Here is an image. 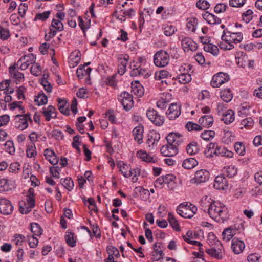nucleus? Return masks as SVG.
<instances>
[{
  "mask_svg": "<svg viewBox=\"0 0 262 262\" xmlns=\"http://www.w3.org/2000/svg\"><path fill=\"white\" fill-rule=\"evenodd\" d=\"M182 135L179 133H170L166 137L167 144L162 146L161 153L166 157L174 156L178 152V146L182 143Z\"/></svg>",
  "mask_w": 262,
  "mask_h": 262,
  "instance_id": "obj_1",
  "label": "nucleus"
},
{
  "mask_svg": "<svg viewBox=\"0 0 262 262\" xmlns=\"http://www.w3.org/2000/svg\"><path fill=\"white\" fill-rule=\"evenodd\" d=\"M208 206V215L216 222L224 223L229 219V215L227 208L220 202H212Z\"/></svg>",
  "mask_w": 262,
  "mask_h": 262,
  "instance_id": "obj_2",
  "label": "nucleus"
},
{
  "mask_svg": "<svg viewBox=\"0 0 262 262\" xmlns=\"http://www.w3.org/2000/svg\"><path fill=\"white\" fill-rule=\"evenodd\" d=\"M197 208L195 206L190 204L182 203L177 208V213L184 218H191L196 213Z\"/></svg>",
  "mask_w": 262,
  "mask_h": 262,
  "instance_id": "obj_3",
  "label": "nucleus"
},
{
  "mask_svg": "<svg viewBox=\"0 0 262 262\" xmlns=\"http://www.w3.org/2000/svg\"><path fill=\"white\" fill-rule=\"evenodd\" d=\"M221 38L224 41L229 42L232 44H237L242 41L243 36L241 32H231L224 30Z\"/></svg>",
  "mask_w": 262,
  "mask_h": 262,
  "instance_id": "obj_4",
  "label": "nucleus"
},
{
  "mask_svg": "<svg viewBox=\"0 0 262 262\" xmlns=\"http://www.w3.org/2000/svg\"><path fill=\"white\" fill-rule=\"evenodd\" d=\"M28 121L32 122L30 114L27 113L24 115H17L14 118V126L23 130L28 126Z\"/></svg>",
  "mask_w": 262,
  "mask_h": 262,
  "instance_id": "obj_5",
  "label": "nucleus"
},
{
  "mask_svg": "<svg viewBox=\"0 0 262 262\" xmlns=\"http://www.w3.org/2000/svg\"><path fill=\"white\" fill-rule=\"evenodd\" d=\"M154 62L156 66L164 67L169 62V55L166 51L160 50L155 54Z\"/></svg>",
  "mask_w": 262,
  "mask_h": 262,
  "instance_id": "obj_6",
  "label": "nucleus"
},
{
  "mask_svg": "<svg viewBox=\"0 0 262 262\" xmlns=\"http://www.w3.org/2000/svg\"><path fill=\"white\" fill-rule=\"evenodd\" d=\"M209 172L205 169H200L195 172L194 177L190 180L191 184L198 185L204 183L209 178Z\"/></svg>",
  "mask_w": 262,
  "mask_h": 262,
  "instance_id": "obj_7",
  "label": "nucleus"
},
{
  "mask_svg": "<svg viewBox=\"0 0 262 262\" xmlns=\"http://www.w3.org/2000/svg\"><path fill=\"white\" fill-rule=\"evenodd\" d=\"M35 56L33 54H29L27 55L23 56L18 61L17 67L21 70L27 69L29 66L33 64L35 61Z\"/></svg>",
  "mask_w": 262,
  "mask_h": 262,
  "instance_id": "obj_8",
  "label": "nucleus"
},
{
  "mask_svg": "<svg viewBox=\"0 0 262 262\" xmlns=\"http://www.w3.org/2000/svg\"><path fill=\"white\" fill-rule=\"evenodd\" d=\"M118 100L126 111L130 110L134 106L133 96L126 92H122L119 96Z\"/></svg>",
  "mask_w": 262,
  "mask_h": 262,
  "instance_id": "obj_9",
  "label": "nucleus"
},
{
  "mask_svg": "<svg viewBox=\"0 0 262 262\" xmlns=\"http://www.w3.org/2000/svg\"><path fill=\"white\" fill-rule=\"evenodd\" d=\"M229 79V76L227 74L220 72L213 76L211 85L213 88H219L223 83L228 81Z\"/></svg>",
  "mask_w": 262,
  "mask_h": 262,
  "instance_id": "obj_10",
  "label": "nucleus"
},
{
  "mask_svg": "<svg viewBox=\"0 0 262 262\" xmlns=\"http://www.w3.org/2000/svg\"><path fill=\"white\" fill-rule=\"evenodd\" d=\"M148 118L156 125L161 126L164 122V117L155 110H148L146 112Z\"/></svg>",
  "mask_w": 262,
  "mask_h": 262,
  "instance_id": "obj_11",
  "label": "nucleus"
},
{
  "mask_svg": "<svg viewBox=\"0 0 262 262\" xmlns=\"http://www.w3.org/2000/svg\"><path fill=\"white\" fill-rule=\"evenodd\" d=\"M14 207L8 199H0V212L4 215H9L12 213Z\"/></svg>",
  "mask_w": 262,
  "mask_h": 262,
  "instance_id": "obj_12",
  "label": "nucleus"
},
{
  "mask_svg": "<svg viewBox=\"0 0 262 262\" xmlns=\"http://www.w3.org/2000/svg\"><path fill=\"white\" fill-rule=\"evenodd\" d=\"M181 45L185 52L194 51L197 49V45L190 38L185 37L181 40Z\"/></svg>",
  "mask_w": 262,
  "mask_h": 262,
  "instance_id": "obj_13",
  "label": "nucleus"
},
{
  "mask_svg": "<svg viewBox=\"0 0 262 262\" xmlns=\"http://www.w3.org/2000/svg\"><path fill=\"white\" fill-rule=\"evenodd\" d=\"M214 244L218 245L217 249H215L214 247H213L211 249H208L206 250V253L210 255L211 256L217 259H221L222 258V245L221 242L217 240L214 242Z\"/></svg>",
  "mask_w": 262,
  "mask_h": 262,
  "instance_id": "obj_14",
  "label": "nucleus"
},
{
  "mask_svg": "<svg viewBox=\"0 0 262 262\" xmlns=\"http://www.w3.org/2000/svg\"><path fill=\"white\" fill-rule=\"evenodd\" d=\"M228 186V183L227 179L223 176H217L214 180L213 187L216 189L224 190Z\"/></svg>",
  "mask_w": 262,
  "mask_h": 262,
  "instance_id": "obj_15",
  "label": "nucleus"
},
{
  "mask_svg": "<svg viewBox=\"0 0 262 262\" xmlns=\"http://www.w3.org/2000/svg\"><path fill=\"white\" fill-rule=\"evenodd\" d=\"M180 107L176 104H171L169 107L166 114L170 120H174L180 115Z\"/></svg>",
  "mask_w": 262,
  "mask_h": 262,
  "instance_id": "obj_16",
  "label": "nucleus"
},
{
  "mask_svg": "<svg viewBox=\"0 0 262 262\" xmlns=\"http://www.w3.org/2000/svg\"><path fill=\"white\" fill-rule=\"evenodd\" d=\"M245 247V244L242 241L235 237L233 239L231 248L235 254H238L242 252Z\"/></svg>",
  "mask_w": 262,
  "mask_h": 262,
  "instance_id": "obj_17",
  "label": "nucleus"
},
{
  "mask_svg": "<svg viewBox=\"0 0 262 262\" xmlns=\"http://www.w3.org/2000/svg\"><path fill=\"white\" fill-rule=\"evenodd\" d=\"M203 18L210 25H216L221 23V19L215 15L206 11L202 14Z\"/></svg>",
  "mask_w": 262,
  "mask_h": 262,
  "instance_id": "obj_18",
  "label": "nucleus"
},
{
  "mask_svg": "<svg viewBox=\"0 0 262 262\" xmlns=\"http://www.w3.org/2000/svg\"><path fill=\"white\" fill-rule=\"evenodd\" d=\"M117 166L119 168V171L126 178H129L132 176L133 172L129 167V165L124 163L122 161H119L117 163Z\"/></svg>",
  "mask_w": 262,
  "mask_h": 262,
  "instance_id": "obj_19",
  "label": "nucleus"
},
{
  "mask_svg": "<svg viewBox=\"0 0 262 262\" xmlns=\"http://www.w3.org/2000/svg\"><path fill=\"white\" fill-rule=\"evenodd\" d=\"M42 113L48 121H50L51 118H56L55 108L52 105H49L47 108L43 107Z\"/></svg>",
  "mask_w": 262,
  "mask_h": 262,
  "instance_id": "obj_20",
  "label": "nucleus"
},
{
  "mask_svg": "<svg viewBox=\"0 0 262 262\" xmlns=\"http://www.w3.org/2000/svg\"><path fill=\"white\" fill-rule=\"evenodd\" d=\"M44 156L52 165H56L58 163L59 160L53 150L46 149L44 151Z\"/></svg>",
  "mask_w": 262,
  "mask_h": 262,
  "instance_id": "obj_21",
  "label": "nucleus"
},
{
  "mask_svg": "<svg viewBox=\"0 0 262 262\" xmlns=\"http://www.w3.org/2000/svg\"><path fill=\"white\" fill-rule=\"evenodd\" d=\"M144 128L143 126H137L133 130L134 139L139 143L143 142Z\"/></svg>",
  "mask_w": 262,
  "mask_h": 262,
  "instance_id": "obj_22",
  "label": "nucleus"
},
{
  "mask_svg": "<svg viewBox=\"0 0 262 262\" xmlns=\"http://www.w3.org/2000/svg\"><path fill=\"white\" fill-rule=\"evenodd\" d=\"M129 59V56L127 55H124L123 57L119 58V64H118V73L122 75L126 71V67Z\"/></svg>",
  "mask_w": 262,
  "mask_h": 262,
  "instance_id": "obj_23",
  "label": "nucleus"
},
{
  "mask_svg": "<svg viewBox=\"0 0 262 262\" xmlns=\"http://www.w3.org/2000/svg\"><path fill=\"white\" fill-rule=\"evenodd\" d=\"M217 144L215 143H210L205 149L204 154L207 158H212L216 156V151Z\"/></svg>",
  "mask_w": 262,
  "mask_h": 262,
  "instance_id": "obj_24",
  "label": "nucleus"
},
{
  "mask_svg": "<svg viewBox=\"0 0 262 262\" xmlns=\"http://www.w3.org/2000/svg\"><path fill=\"white\" fill-rule=\"evenodd\" d=\"M58 110L63 115L69 116L70 114V110L67 105V101L66 100H63L60 98L58 99Z\"/></svg>",
  "mask_w": 262,
  "mask_h": 262,
  "instance_id": "obj_25",
  "label": "nucleus"
},
{
  "mask_svg": "<svg viewBox=\"0 0 262 262\" xmlns=\"http://www.w3.org/2000/svg\"><path fill=\"white\" fill-rule=\"evenodd\" d=\"M17 65L14 64L13 66L9 67V73L11 76L13 77L16 79V83L18 82H20L22 79L24 78V74L20 72H19L16 70Z\"/></svg>",
  "mask_w": 262,
  "mask_h": 262,
  "instance_id": "obj_26",
  "label": "nucleus"
},
{
  "mask_svg": "<svg viewBox=\"0 0 262 262\" xmlns=\"http://www.w3.org/2000/svg\"><path fill=\"white\" fill-rule=\"evenodd\" d=\"M164 177L165 184L170 190H173L176 187V177L172 174H169Z\"/></svg>",
  "mask_w": 262,
  "mask_h": 262,
  "instance_id": "obj_27",
  "label": "nucleus"
},
{
  "mask_svg": "<svg viewBox=\"0 0 262 262\" xmlns=\"http://www.w3.org/2000/svg\"><path fill=\"white\" fill-rule=\"evenodd\" d=\"M237 230L231 227L225 229L223 233V239L228 242L230 241L236 233Z\"/></svg>",
  "mask_w": 262,
  "mask_h": 262,
  "instance_id": "obj_28",
  "label": "nucleus"
},
{
  "mask_svg": "<svg viewBox=\"0 0 262 262\" xmlns=\"http://www.w3.org/2000/svg\"><path fill=\"white\" fill-rule=\"evenodd\" d=\"M216 156H223L227 158H231L233 156V152L227 149L223 146H217Z\"/></svg>",
  "mask_w": 262,
  "mask_h": 262,
  "instance_id": "obj_29",
  "label": "nucleus"
},
{
  "mask_svg": "<svg viewBox=\"0 0 262 262\" xmlns=\"http://www.w3.org/2000/svg\"><path fill=\"white\" fill-rule=\"evenodd\" d=\"M213 122V118L211 115H204L199 119V123L203 127H209Z\"/></svg>",
  "mask_w": 262,
  "mask_h": 262,
  "instance_id": "obj_30",
  "label": "nucleus"
},
{
  "mask_svg": "<svg viewBox=\"0 0 262 262\" xmlns=\"http://www.w3.org/2000/svg\"><path fill=\"white\" fill-rule=\"evenodd\" d=\"M234 113L232 110H228L225 113H223L221 119L226 124L232 122L234 120Z\"/></svg>",
  "mask_w": 262,
  "mask_h": 262,
  "instance_id": "obj_31",
  "label": "nucleus"
},
{
  "mask_svg": "<svg viewBox=\"0 0 262 262\" xmlns=\"http://www.w3.org/2000/svg\"><path fill=\"white\" fill-rule=\"evenodd\" d=\"M198 165V162L193 158H187L184 160L182 166L186 169H190Z\"/></svg>",
  "mask_w": 262,
  "mask_h": 262,
  "instance_id": "obj_32",
  "label": "nucleus"
},
{
  "mask_svg": "<svg viewBox=\"0 0 262 262\" xmlns=\"http://www.w3.org/2000/svg\"><path fill=\"white\" fill-rule=\"evenodd\" d=\"M91 70L92 69L91 68H87L85 69V66H80L76 71L77 76L79 79H82L84 76H89Z\"/></svg>",
  "mask_w": 262,
  "mask_h": 262,
  "instance_id": "obj_33",
  "label": "nucleus"
},
{
  "mask_svg": "<svg viewBox=\"0 0 262 262\" xmlns=\"http://www.w3.org/2000/svg\"><path fill=\"white\" fill-rule=\"evenodd\" d=\"M200 149L196 142L193 141L188 144L186 147L187 153L190 155L196 154Z\"/></svg>",
  "mask_w": 262,
  "mask_h": 262,
  "instance_id": "obj_34",
  "label": "nucleus"
},
{
  "mask_svg": "<svg viewBox=\"0 0 262 262\" xmlns=\"http://www.w3.org/2000/svg\"><path fill=\"white\" fill-rule=\"evenodd\" d=\"M221 98L226 102H230L233 98V94L230 89H225L222 90L221 92Z\"/></svg>",
  "mask_w": 262,
  "mask_h": 262,
  "instance_id": "obj_35",
  "label": "nucleus"
},
{
  "mask_svg": "<svg viewBox=\"0 0 262 262\" xmlns=\"http://www.w3.org/2000/svg\"><path fill=\"white\" fill-rule=\"evenodd\" d=\"M160 139V135L157 133H151L148 135L147 144L149 147L154 145L156 143L158 142Z\"/></svg>",
  "mask_w": 262,
  "mask_h": 262,
  "instance_id": "obj_36",
  "label": "nucleus"
},
{
  "mask_svg": "<svg viewBox=\"0 0 262 262\" xmlns=\"http://www.w3.org/2000/svg\"><path fill=\"white\" fill-rule=\"evenodd\" d=\"M60 183L68 191H71L74 187V182L71 178L67 177L60 180Z\"/></svg>",
  "mask_w": 262,
  "mask_h": 262,
  "instance_id": "obj_37",
  "label": "nucleus"
},
{
  "mask_svg": "<svg viewBox=\"0 0 262 262\" xmlns=\"http://www.w3.org/2000/svg\"><path fill=\"white\" fill-rule=\"evenodd\" d=\"M30 228L33 235L40 236L42 234V229L38 223H31Z\"/></svg>",
  "mask_w": 262,
  "mask_h": 262,
  "instance_id": "obj_38",
  "label": "nucleus"
},
{
  "mask_svg": "<svg viewBox=\"0 0 262 262\" xmlns=\"http://www.w3.org/2000/svg\"><path fill=\"white\" fill-rule=\"evenodd\" d=\"M37 155L36 146L34 143H31L27 146L26 155L30 158H34Z\"/></svg>",
  "mask_w": 262,
  "mask_h": 262,
  "instance_id": "obj_39",
  "label": "nucleus"
},
{
  "mask_svg": "<svg viewBox=\"0 0 262 262\" xmlns=\"http://www.w3.org/2000/svg\"><path fill=\"white\" fill-rule=\"evenodd\" d=\"M254 124V121L252 118L249 117L242 120L241 122L240 129H242L244 127L249 129L251 128Z\"/></svg>",
  "mask_w": 262,
  "mask_h": 262,
  "instance_id": "obj_40",
  "label": "nucleus"
},
{
  "mask_svg": "<svg viewBox=\"0 0 262 262\" xmlns=\"http://www.w3.org/2000/svg\"><path fill=\"white\" fill-rule=\"evenodd\" d=\"M185 128L189 132L200 131L203 129L201 125L191 121H189L186 124Z\"/></svg>",
  "mask_w": 262,
  "mask_h": 262,
  "instance_id": "obj_41",
  "label": "nucleus"
},
{
  "mask_svg": "<svg viewBox=\"0 0 262 262\" xmlns=\"http://www.w3.org/2000/svg\"><path fill=\"white\" fill-rule=\"evenodd\" d=\"M253 17V12L251 9H248L247 11L243 12L242 14V20L246 24H248Z\"/></svg>",
  "mask_w": 262,
  "mask_h": 262,
  "instance_id": "obj_42",
  "label": "nucleus"
},
{
  "mask_svg": "<svg viewBox=\"0 0 262 262\" xmlns=\"http://www.w3.org/2000/svg\"><path fill=\"white\" fill-rule=\"evenodd\" d=\"M204 50L205 51L209 52L213 55H216L219 53L217 46L210 43L204 45Z\"/></svg>",
  "mask_w": 262,
  "mask_h": 262,
  "instance_id": "obj_43",
  "label": "nucleus"
},
{
  "mask_svg": "<svg viewBox=\"0 0 262 262\" xmlns=\"http://www.w3.org/2000/svg\"><path fill=\"white\" fill-rule=\"evenodd\" d=\"M79 54L80 53L78 51H74L72 53L70 56V66H72V67H74L75 65L76 66L78 64L80 60V57L79 55Z\"/></svg>",
  "mask_w": 262,
  "mask_h": 262,
  "instance_id": "obj_44",
  "label": "nucleus"
},
{
  "mask_svg": "<svg viewBox=\"0 0 262 262\" xmlns=\"http://www.w3.org/2000/svg\"><path fill=\"white\" fill-rule=\"evenodd\" d=\"M168 220L173 229H174L176 231L180 230L179 225L178 223V221L176 219L173 214L171 212L168 213Z\"/></svg>",
  "mask_w": 262,
  "mask_h": 262,
  "instance_id": "obj_45",
  "label": "nucleus"
},
{
  "mask_svg": "<svg viewBox=\"0 0 262 262\" xmlns=\"http://www.w3.org/2000/svg\"><path fill=\"white\" fill-rule=\"evenodd\" d=\"M198 24V20L196 18L191 17L187 19V28L188 30L194 32Z\"/></svg>",
  "mask_w": 262,
  "mask_h": 262,
  "instance_id": "obj_46",
  "label": "nucleus"
},
{
  "mask_svg": "<svg viewBox=\"0 0 262 262\" xmlns=\"http://www.w3.org/2000/svg\"><path fill=\"white\" fill-rule=\"evenodd\" d=\"M179 82L182 84L189 83L191 80V76L189 74H179L177 76Z\"/></svg>",
  "mask_w": 262,
  "mask_h": 262,
  "instance_id": "obj_47",
  "label": "nucleus"
},
{
  "mask_svg": "<svg viewBox=\"0 0 262 262\" xmlns=\"http://www.w3.org/2000/svg\"><path fill=\"white\" fill-rule=\"evenodd\" d=\"M215 135V133L214 131L206 130L202 133L201 134V137L204 140L209 141L214 137Z\"/></svg>",
  "mask_w": 262,
  "mask_h": 262,
  "instance_id": "obj_48",
  "label": "nucleus"
},
{
  "mask_svg": "<svg viewBox=\"0 0 262 262\" xmlns=\"http://www.w3.org/2000/svg\"><path fill=\"white\" fill-rule=\"evenodd\" d=\"M74 234L71 232H67L65 236V239L69 246L74 247L76 246V240L74 237Z\"/></svg>",
  "mask_w": 262,
  "mask_h": 262,
  "instance_id": "obj_49",
  "label": "nucleus"
},
{
  "mask_svg": "<svg viewBox=\"0 0 262 262\" xmlns=\"http://www.w3.org/2000/svg\"><path fill=\"white\" fill-rule=\"evenodd\" d=\"M50 14V11H47L43 13H37L34 19V21H36L38 20H39L42 21H45L49 17Z\"/></svg>",
  "mask_w": 262,
  "mask_h": 262,
  "instance_id": "obj_50",
  "label": "nucleus"
},
{
  "mask_svg": "<svg viewBox=\"0 0 262 262\" xmlns=\"http://www.w3.org/2000/svg\"><path fill=\"white\" fill-rule=\"evenodd\" d=\"M137 155L141 159H142L143 161L150 163L155 162V161L154 160L153 158L151 156L148 155L146 152L140 150L139 151H138Z\"/></svg>",
  "mask_w": 262,
  "mask_h": 262,
  "instance_id": "obj_51",
  "label": "nucleus"
},
{
  "mask_svg": "<svg viewBox=\"0 0 262 262\" xmlns=\"http://www.w3.org/2000/svg\"><path fill=\"white\" fill-rule=\"evenodd\" d=\"M35 102L38 106L46 104L48 102L47 96L43 93L38 94L35 99Z\"/></svg>",
  "mask_w": 262,
  "mask_h": 262,
  "instance_id": "obj_52",
  "label": "nucleus"
},
{
  "mask_svg": "<svg viewBox=\"0 0 262 262\" xmlns=\"http://www.w3.org/2000/svg\"><path fill=\"white\" fill-rule=\"evenodd\" d=\"M13 237L14 238L12 240V242L16 246H21L25 242V237L21 234H16Z\"/></svg>",
  "mask_w": 262,
  "mask_h": 262,
  "instance_id": "obj_53",
  "label": "nucleus"
},
{
  "mask_svg": "<svg viewBox=\"0 0 262 262\" xmlns=\"http://www.w3.org/2000/svg\"><path fill=\"white\" fill-rule=\"evenodd\" d=\"M234 148L236 152L239 155H244L245 152V147L242 142H236L234 144Z\"/></svg>",
  "mask_w": 262,
  "mask_h": 262,
  "instance_id": "obj_54",
  "label": "nucleus"
},
{
  "mask_svg": "<svg viewBox=\"0 0 262 262\" xmlns=\"http://www.w3.org/2000/svg\"><path fill=\"white\" fill-rule=\"evenodd\" d=\"M51 27L58 30L61 31L63 30L64 27L63 24L60 20L53 19L52 21Z\"/></svg>",
  "mask_w": 262,
  "mask_h": 262,
  "instance_id": "obj_55",
  "label": "nucleus"
},
{
  "mask_svg": "<svg viewBox=\"0 0 262 262\" xmlns=\"http://www.w3.org/2000/svg\"><path fill=\"white\" fill-rule=\"evenodd\" d=\"M6 151L10 155H13L15 152L13 142L11 141H7L5 144Z\"/></svg>",
  "mask_w": 262,
  "mask_h": 262,
  "instance_id": "obj_56",
  "label": "nucleus"
},
{
  "mask_svg": "<svg viewBox=\"0 0 262 262\" xmlns=\"http://www.w3.org/2000/svg\"><path fill=\"white\" fill-rule=\"evenodd\" d=\"M146 71L144 69L141 68L140 67L138 68H134L130 72V76L132 77L143 75L145 74Z\"/></svg>",
  "mask_w": 262,
  "mask_h": 262,
  "instance_id": "obj_57",
  "label": "nucleus"
},
{
  "mask_svg": "<svg viewBox=\"0 0 262 262\" xmlns=\"http://www.w3.org/2000/svg\"><path fill=\"white\" fill-rule=\"evenodd\" d=\"M30 71L33 75L37 76L41 74V69L40 66L38 63L34 62Z\"/></svg>",
  "mask_w": 262,
  "mask_h": 262,
  "instance_id": "obj_58",
  "label": "nucleus"
},
{
  "mask_svg": "<svg viewBox=\"0 0 262 262\" xmlns=\"http://www.w3.org/2000/svg\"><path fill=\"white\" fill-rule=\"evenodd\" d=\"M246 0H229V4L232 7L239 8L246 3Z\"/></svg>",
  "mask_w": 262,
  "mask_h": 262,
  "instance_id": "obj_59",
  "label": "nucleus"
},
{
  "mask_svg": "<svg viewBox=\"0 0 262 262\" xmlns=\"http://www.w3.org/2000/svg\"><path fill=\"white\" fill-rule=\"evenodd\" d=\"M196 7L201 10H207L210 7V4L207 1L199 0L196 3Z\"/></svg>",
  "mask_w": 262,
  "mask_h": 262,
  "instance_id": "obj_60",
  "label": "nucleus"
},
{
  "mask_svg": "<svg viewBox=\"0 0 262 262\" xmlns=\"http://www.w3.org/2000/svg\"><path fill=\"white\" fill-rule=\"evenodd\" d=\"M227 6L224 3H219L216 5L214 10L216 13H220L225 12L226 10Z\"/></svg>",
  "mask_w": 262,
  "mask_h": 262,
  "instance_id": "obj_61",
  "label": "nucleus"
},
{
  "mask_svg": "<svg viewBox=\"0 0 262 262\" xmlns=\"http://www.w3.org/2000/svg\"><path fill=\"white\" fill-rule=\"evenodd\" d=\"M107 252L108 254H112L113 256L119 257L120 253L118 250L114 246H110L107 247Z\"/></svg>",
  "mask_w": 262,
  "mask_h": 262,
  "instance_id": "obj_62",
  "label": "nucleus"
},
{
  "mask_svg": "<svg viewBox=\"0 0 262 262\" xmlns=\"http://www.w3.org/2000/svg\"><path fill=\"white\" fill-rule=\"evenodd\" d=\"M133 91L135 95L138 97H141L144 94V89L139 84L138 86H135L132 87Z\"/></svg>",
  "mask_w": 262,
  "mask_h": 262,
  "instance_id": "obj_63",
  "label": "nucleus"
},
{
  "mask_svg": "<svg viewBox=\"0 0 262 262\" xmlns=\"http://www.w3.org/2000/svg\"><path fill=\"white\" fill-rule=\"evenodd\" d=\"M192 66L188 63H184L182 65L179 69L180 74H188L189 71L191 70Z\"/></svg>",
  "mask_w": 262,
  "mask_h": 262,
  "instance_id": "obj_64",
  "label": "nucleus"
}]
</instances>
